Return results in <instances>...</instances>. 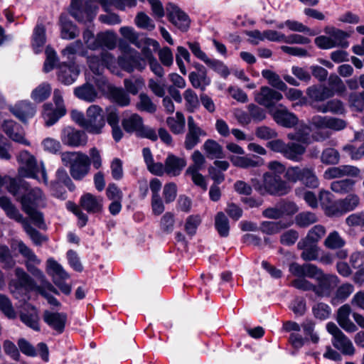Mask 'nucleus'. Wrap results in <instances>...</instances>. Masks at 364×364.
<instances>
[{
	"instance_id": "obj_1",
	"label": "nucleus",
	"mask_w": 364,
	"mask_h": 364,
	"mask_svg": "<svg viewBox=\"0 0 364 364\" xmlns=\"http://www.w3.org/2000/svg\"><path fill=\"white\" fill-rule=\"evenodd\" d=\"M9 180L7 190L21 203L22 210L36 226L42 230L46 229L43 214L37 210L38 208L46 206V197L43 191L38 187L31 188L29 183L20 178H10Z\"/></svg>"
},
{
	"instance_id": "obj_2",
	"label": "nucleus",
	"mask_w": 364,
	"mask_h": 364,
	"mask_svg": "<svg viewBox=\"0 0 364 364\" xmlns=\"http://www.w3.org/2000/svg\"><path fill=\"white\" fill-rule=\"evenodd\" d=\"M252 184L255 191L261 195L282 196L288 194L291 187L287 181L283 180L281 176L273 174L272 172H265L262 176V181L252 179Z\"/></svg>"
},
{
	"instance_id": "obj_3",
	"label": "nucleus",
	"mask_w": 364,
	"mask_h": 364,
	"mask_svg": "<svg viewBox=\"0 0 364 364\" xmlns=\"http://www.w3.org/2000/svg\"><path fill=\"white\" fill-rule=\"evenodd\" d=\"M63 164L69 168L70 176L82 181L90 171L89 156L81 151H65L60 155Z\"/></svg>"
},
{
	"instance_id": "obj_4",
	"label": "nucleus",
	"mask_w": 364,
	"mask_h": 364,
	"mask_svg": "<svg viewBox=\"0 0 364 364\" xmlns=\"http://www.w3.org/2000/svg\"><path fill=\"white\" fill-rule=\"evenodd\" d=\"M0 207L4 210L6 216L23 225V230L36 245H41L47 240L39 231L33 228L28 220L20 213L18 209L12 203L9 198L0 197Z\"/></svg>"
},
{
	"instance_id": "obj_5",
	"label": "nucleus",
	"mask_w": 364,
	"mask_h": 364,
	"mask_svg": "<svg viewBox=\"0 0 364 364\" xmlns=\"http://www.w3.org/2000/svg\"><path fill=\"white\" fill-rule=\"evenodd\" d=\"M16 279H11L9 284L11 293L16 299H21L26 293L33 290L36 287L34 280L21 267L15 269Z\"/></svg>"
},
{
	"instance_id": "obj_6",
	"label": "nucleus",
	"mask_w": 364,
	"mask_h": 364,
	"mask_svg": "<svg viewBox=\"0 0 364 364\" xmlns=\"http://www.w3.org/2000/svg\"><path fill=\"white\" fill-rule=\"evenodd\" d=\"M97 6L92 1L73 0L70 14L79 23L92 21L97 14Z\"/></svg>"
},
{
	"instance_id": "obj_7",
	"label": "nucleus",
	"mask_w": 364,
	"mask_h": 364,
	"mask_svg": "<svg viewBox=\"0 0 364 364\" xmlns=\"http://www.w3.org/2000/svg\"><path fill=\"white\" fill-rule=\"evenodd\" d=\"M105 127L103 109L98 105H92L86 111V121L84 129L92 134H100Z\"/></svg>"
},
{
	"instance_id": "obj_8",
	"label": "nucleus",
	"mask_w": 364,
	"mask_h": 364,
	"mask_svg": "<svg viewBox=\"0 0 364 364\" xmlns=\"http://www.w3.org/2000/svg\"><path fill=\"white\" fill-rule=\"evenodd\" d=\"M17 161L19 164L18 174L21 178H33L39 181L38 177L39 166L34 156L28 151H22L17 156Z\"/></svg>"
},
{
	"instance_id": "obj_9",
	"label": "nucleus",
	"mask_w": 364,
	"mask_h": 364,
	"mask_svg": "<svg viewBox=\"0 0 364 364\" xmlns=\"http://www.w3.org/2000/svg\"><path fill=\"white\" fill-rule=\"evenodd\" d=\"M48 273L52 277L54 284L60 291L69 295L71 292V286L65 282L69 279V274L63 267L55 259L50 258L47 260Z\"/></svg>"
},
{
	"instance_id": "obj_10",
	"label": "nucleus",
	"mask_w": 364,
	"mask_h": 364,
	"mask_svg": "<svg viewBox=\"0 0 364 364\" xmlns=\"http://www.w3.org/2000/svg\"><path fill=\"white\" fill-rule=\"evenodd\" d=\"M318 198L326 216L339 218L345 215L340 199L333 200V195L330 191H320Z\"/></svg>"
},
{
	"instance_id": "obj_11",
	"label": "nucleus",
	"mask_w": 364,
	"mask_h": 364,
	"mask_svg": "<svg viewBox=\"0 0 364 364\" xmlns=\"http://www.w3.org/2000/svg\"><path fill=\"white\" fill-rule=\"evenodd\" d=\"M118 64L128 73H132L134 70L142 71L146 66L145 60L136 50L126 53L119 56Z\"/></svg>"
},
{
	"instance_id": "obj_12",
	"label": "nucleus",
	"mask_w": 364,
	"mask_h": 364,
	"mask_svg": "<svg viewBox=\"0 0 364 364\" xmlns=\"http://www.w3.org/2000/svg\"><path fill=\"white\" fill-rule=\"evenodd\" d=\"M60 139L63 144L70 147L83 146L87 142L86 133L72 127H66L62 130Z\"/></svg>"
},
{
	"instance_id": "obj_13",
	"label": "nucleus",
	"mask_w": 364,
	"mask_h": 364,
	"mask_svg": "<svg viewBox=\"0 0 364 364\" xmlns=\"http://www.w3.org/2000/svg\"><path fill=\"white\" fill-rule=\"evenodd\" d=\"M283 99L279 92L267 86H262L259 90L255 92V100L259 105L271 108Z\"/></svg>"
},
{
	"instance_id": "obj_14",
	"label": "nucleus",
	"mask_w": 364,
	"mask_h": 364,
	"mask_svg": "<svg viewBox=\"0 0 364 364\" xmlns=\"http://www.w3.org/2000/svg\"><path fill=\"white\" fill-rule=\"evenodd\" d=\"M166 11L168 20L179 30L186 31L190 26L188 16L181 11L177 6L168 3L166 6Z\"/></svg>"
},
{
	"instance_id": "obj_15",
	"label": "nucleus",
	"mask_w": 364,
	"mask_h": 364,
	"mask_svg": "<svg viewBox=\"0 0 364 364\" xmlns=\"http://www.w3.org/2000/svg\"><path fill=\"white\" fill-rule=\"evenodd\" d=\"M2 130L12 141L29 146L30 142L25 138V133L22 127L12 119H6L3 122Z\"/></svg>"
},
{
	"instance_id": "obj_16",
	"label": "nucleus",
	"mask_w": 364,
	"mask_h": 364,
	"mask_svg": "<svg viewBox=\"0 0 364 364\" xmlns=\"http://www.w3.org/2000/svg\"><path fill=\"white\" fill-rule=\"evenodd\" d=\"M205 136H206V132L195 122L192 116H189L188 117V132L184 141L185 148L187 150L193 149L200 142V137Z\"/></svg>"
},
{
	"instance_id": "obj_17",
	"label": "nucleus",
	"mask_w": 364,
	"mask_h": 364,
	"mask_svg": "<svg viewBox=\"0 0 364 364\" xmlns=\"http://www.w3.org/2000/svg\"><path fill=\"white\" fill-rule=\"evenodd\" d=\"M360 170L354 166L342 165L327 168L323 173V178L326 180L340 178L344 176L357 177Z\"/></svg>"
},
{
	"instance_id": "obj_18",
	"label": "nucleus",
	"mask_w": 364,
	"mask_h": 364,
	"mask_svg": "<svg viewBox=\"0 0 364 364\" xmlns=\"http://www.w3.org/2000/svg\"><path fill=\"white\" fill-rule=\"evenodd\" d=\"M80 205L90 214H99L103 210V198L87 193L80 197Z\"/></svg>"
},
{
	"instance_id": "obj_19",
	"label": "nucleus",
	"mask_w": 364,
	"mask_h": 364,
	"mask_svg": "<svg viewBox=\"0 0 364 364\" xmlns=\"http://www.w3.org/2000/svg\"><path fill=\"white\" fill-rule=\"evenodd\" d=\"M9 111L20 121L25 123L36 114L35 106L28 100H21L14 106H10Z\"/></svg>"
},
{
	"instance_id": "obj_20",
	"label": "nucleus",
	"mask_w": 364,
	"mask_h": 364,
	"mask_svg": "<svg viewBox=\"0 0 364 364\" xmlns=\"http://www.w3.org/2000/svg\"><path fill=\"white\" fill-rule=\"evenodd\" d=\"M55 181L51 182V189L53 192V195L57 198H65V191H58V184L63 183L68 188L70 191H74L75 186L73 183L72 179L69 176L68 172L63 168H58L55 172Z\"/></svg>"
},
{
	"instance_id": "obj_21",
	"label": "nucleus",
	"mask_w": 364,
	"mask_h": 364,
	"mask_svg": "<svg viewBox=\"0 0 364 364\" xmlns=\"http://www.w3.org/2000/svg\"><path fill=\"white\" fill-rule=\"evenodd\" d=\"M306 93L310 100L311 107L312 105H318V102H323L334 96V92L331 89L321 85H314L309 87Z\"/></svg>"
},
{
	"instance_id": "obj_22",
	"label": "nucleus",
	"mask_w": 364,
	"mask_h": 364,
	"mask_svg": "<svg viewBox=\"0 0 364 364\" xmlns=\"http://www.w3.org/2000/svg\"><path fill=\"white\" fill-rule=\"evenodd\" d=\"M338 279L335 275L321 276L318 279V284L315 286V294L321 297L329 296L337 287Z\"/></svg>"
},
{
	"instance_id": "obj_23",
	"label": "nucleus",
	"mask_w": 364,
	"mask_h": 364,
	"mask_svg": "<svg viewBox=\"0 0 364 364\" xmlns=\"http://www.w3.org/2000/svg\"><path fill=\"white\" fill-rule=\"evenodd\" d=\"M80 70L77 65L62 63L58 67V79L65 85L73 84L77 78Z\"/></svg>"
},
{
	"instance_id": "obj_24",
	"label": "nucleus",
	"mask_w": 364,
	"mask_h": 364,
	"mask_svg": "<svg viewBox=\"0 0 364 364\" xmlns=\"http://www.w3.org/2000/svg\"><path fill=\"white\" fill-rule=\"evenodd\" d=\"M272 117L276 123L286 128H291L298 123L295 114L289 112L286 107L277 108L272 112Z\"/></svg>"
},
{
	"instance_id": "obj_25",
	"label": "nucleus",
	"mask_w": 364,
	"mask_h": 364,
	"mask_svg": "<svg viewBox=\"0 0 364 364\" xmlns=\"http://www.w3.org/2000/svg\"><path fill=\"white\" fill-rule=\"evenodd\" d=\"M44 321L58 334L65 329L67 316L65 314L46 311L43 314Z\"/></svg>"
},
{
	"instance_id": "obj_26",
	"label": "nucleus",
	"mask_w": 364,
	"mask_h": 364,
	"mask_svg": "<svg viewBox=\"0 0 364 364\" xmlns=\"http://www.w3.org/2000/svg\"><path fill=\"white\" fill-rule=\"evenodd\" d=\"M66 114L65 108H53L50 103L43 105V110L42 112L43 118L46 126L50 127L55 124L60 118Z\"/></svg>"
},
{
	"instance_id": "obj_27",
	"label": "nucleus",
	"mask_w": 364,
	"mask_h": 364,
	"mask_svg": "<svg viewBox=\"0 0 364 364\" xmlns=\"http://www.w3.org/2000/svg\"><path fill=\"white\" fill-rule=\"evenodd\" d=\"M166 173L171 176H177L186 165V161L173 154H168L165 162Z\"/></svg>"
},
{
	"instance_id": "obj_28",
	"label": "nucleus",
	"mask_w": 364,
	"mask_h": 364,
	"mask_svg": "<svg viewBox=\"0 0 364 364\" xmlns=\"http://www.w3.org/2000/svg\"><path fill=\"white\" fill-rule=\"evenodd\" d=\"M350 313V306L348 304L343 305L338 310L337 321L346 331L353 333L357 331V327L349 318Z\"/></svg>"
},
{
	"instance_id": "obj_29",
	"label": "nucleus",
	"mask_w": 364,
	"mask_h": 364,
	"mask_svg": "<svg viewBox=\"0 0 364 364\" xmlns=\"http://www.w3.org/2000/svg\"><path fill=\"white\" fill-rule=\"evenodd\" d=\"M297 248L302 250L301 257L304 261L316 260L318 256V247L316 243L301 239L297 243Z\"/></svg>"
},
{
	"instance_id": "obj_30",
	"label": "nucleus",
	"mask_w": 364,
	"mask_h": 364,
	"mask_svg": "<svg viewBox=\"0 0 364 364\" xmlns=\"http://www.w3.org/2000/svg\"><path fill=\"white\" fill-rule=\"evenodd\" d=\"M115 45L116 38L113 33L102 32L97 33L93 43L89 46V49L97 50L102 46H105L109 49H112L115 47Z\"/></svg>"
},
{
	"instance_id": "obj_31",
	"label": "nucleus",
	"mask_w": 364,
	"mask_h": 364,
	"mask_svg": "<svg viewBox=\"0 0 364 364\" xmlns=\"http://www.w3.org/2000/svg\"><path fill=\"white\" fill-rule=\"evenodd\" d=\"M229 159L234 166L242 168H255L259 166L262 164V159L255 155L245 156H231Z\"/></svg>"
},
{
	"instance_id": "obj_32",
	"label": "nucleus",
	"mask_w": 364,
	"mask_h": 364,
	"mask_svg": "<svg viewBox=\"0 0 364 364\" xmlns=\"http://www.w3.org/2000/svg\"><path fill=\"white\" fill-rule=\"evenodd\" d=\"M312 107L321 113L331 112L334 114H343L345 112L343 103L337 99L331 100L323 105H312Z\"/></svg>"
},
{
	"instance_id": "obj_33",
	"label": "nucleus",
	"mask_w": 364,
	"mask_h": 364,
	"mask_svg": "<svg viewBox=\"0 0 364 364\" xmlns=\"http://www.w3.org/2000/svg\"><path fill=\"white\" fill-rule=\"evenodd\" d=\"M306 151V147L296 142H289L286 144L283 156L293 161H300Z\"/></svg>"
},
{
	"instance_id": "obj_34",
	"label": "nucleus",
	"mask_w": 364,
	"mask_h": 364,
	"mask_svg": "<svg viewBox=\"0 0 364 364\" xmlns=\"http://www.w3.org/2000/svg\"><path fill=\"white\" fill-rule=\"evenodd\" d=\"M60 23L61 26L62 38L71 40L78 36L79 30L77 26L67 18L66 15H60Z\"/></svg>"
},
{
	"instance_id": "obj_35",
	"label": "nucleus",
	"mask_w": 364,
	"mask_h": 364,
	"mask_svg": "<svg viewBox=\"0 0 364 364\" xmlns=\"http://www.w3.org/2000/svg\"><path fill=\"white\" fill-rule=\"evenodd\" d=\"M355 181L351 178H344L333 181L331 183V190L339 195L350 193L355 188Z\"/></svg>"
},
{
	"instance_id": "obj_36",
	"label": "nucleus",
	"mask_w": 364,
	"mask_h": 364,
	"mask_svg": "<svg viewBox=\"0 0 364 364\" xmlns=\"http://www.w3.org/2000/svg\"><path fill=\"white\" fill-rule=\"evenodd\" d=\"M124 129L128 133H139L143 124V119L138 114H132L130 116L123 119L122 122Z\"/></svg>"
},
{
	"instance_id": "obj_37",
	"label": "nucleus",
	"mask_w": 364,
	"mask_h": 364,
	"mask_svg": "<svg viewBox=\"0 0 364 364\" xmlns=\"http://www.w3.org/2000/svg\"><path fill=\"white\" fill-rule=\"evenodd\" d=\"M46 28L42 23H38L33 29L32 47L36 53H39L46 43Z\"/></svg>"
},
{
	"instance_id": "obj_38",
	"label": "nucleus",
	"mask_w": 364,
	"mask_h": 364,
	"mask_svg": "<svg viewBox=\"0 0 364 364\" xmlns=\"http://www.w3.org/2000/svg\"><path fill=\"white\" fill-rule=\"evenodd\" d=\"M189 81L191 85L196 89H200L204 92L206 87L210 85L211 80L208 76L207 72L196 73L191 72L188 75Z\"/></svg>"
},
{
	"instance_id": "obj_39",
	"label": "nucleus",
	"mask_w": 364,
	"mask_h": 364,
	"mask_svg": "<svg viewBox=\"0 0 364 364\" xmlns=\"http://www.w3.org/2000/svg\"><path fill=\"white\" fill-rule=\"evenodd\" d=\"M325 32L332 38V41L335 45V47H341L346 48L348 47V42L347 38L349 37V34L346 32L336 28H326Z\"/></svg>"
},
{
	"instance_id": "obj_40",
	"label": "nucleus",
	"mask_w": 364,
	"mask_h": 364,
	"mask_svg": "<svg viewBox=\"0 0 364 364\" xmlns=\"http://www.w3.org/2000/svg\"><path fill=\"white\" fill-rule=\"evenodd\" d=\"M332 343L336 348L341 350L343 354L353 355L355 352L352 342L343 332L333 338Z\"/></svg>"
},
{
	"instance_id": "obj_41",
	"label": "nucleus",
	"mask_w": 364,
	"mask_h": 364,
	"mask_svg": "<svg viewBox=\"0 0 364 364\" xmlns=\"http://www.w3.org/2000/svg\"><path fill=\"white\" fill-rule=\"evenodd\" d=\"M166 124L170 130L175 134L183 133L186 126L184 115L181 112L176 113V117H168L166 119Z\"/></svg>"
},
{
	"instance_id": "obj_42",
	"label": "nucleus",
	"mask_w": 364,
	"mask_h": 364,
	"mask_svg": "<svg viewBox=\"0 0 364 364\" xmlns=\"http://www.w3.org/2000/svg\"><path fill=\"white\" fill-rule=\"evenodd\" d=\"M74 94L77 98L89 102L95 101L97 95L93 85L88 83L75 87Z\"/></svg>"
},
{
	"instance_id": "obj_43",
	"label": "nucleus",
	"mask_w": 364,
	"mask_h": 364,
	"mask_svg": "<svg viewBox=\"0 0 364 364\" xmlns=\"http://www.w3.org/2000/svg\"><path fill=\"white\" fill-rule=\"evenodd\" d=\"M291 225V223L283 221H264L261 223L259 230L267 235H274L279 232L282 230L286 229Z\"/></svg>"
},
{
	"instance_id": "obj_44",
	"label": "nucleus",
	"mask_w": 364,
	"mask_h": 364,
	"mask_svg": "<svg viewBox=\"0 0 364 364\" xmlns=\"http://www.w3.org/2000/svg\"><path fill=\"white\" fill-rule=\"evenodd\" d=\"M51 90V86L48 82H42L32 91L31 97L36 102H42L50 97Z\"/></svg>"
},
{
	"instance_id": "obj_45",
	"label": "nucleus",
	"mask_w": 364,
	"mask_h": 364,
	"mask_svg": "<svg viewBox=\"0 0 364 364\" xmlns=\"http://www.w3.org/2000/svg\"><path fill=\"white\" fill-rule=\"evenodd\" d=\"M203 148L209 159H221L224 156L222 146L213 139L206 140Z\"/></svg>"
},
{
	"instance_id": "obj_46",
	"label": "nucleus",
	"mask_w": 364,
	"mask_h": 364,
	"mask_svg": "<svg viewBox=\"0 0 364 364\" xmlns=\"http://www.w3.org/2000/svg\"><path fill=\"white\" fill-rule=\"evenodd\" d=\"M136 108L140 112L154 114L157 109V106L147 94L140 93L139 101L136 104Z\"/></svg>"
},
{
	"instance_id": "obj_47",
	"label": "nucleus",
	"mask_w": 364,
	"mask_h": 364,
	"mask_svg": "<svg viewBox=\"0 0 364 364\" xmlns=\"http://www.w3.org/2000/svg\"><path fill=\"white\" fill-rule=\"evenodd\" d=\"M300 182L311 188H316L319 186V180L311 168H302Z\"/></svg>"
},
{
	"instance_id": "obj_48",
	"label": "nucleus",
	"mask_w": 364,
	"mask_h": 364,
	"mask_svg": "<svg viewBox=\"0 0 364 364\" xmlns=\"http://www.w3.org/2000/svg\"><path fill=\"white\" fill-rule=\"evenodd\" d=\"M215 228L220 237H226L229 235V220L223 212H219L215 215Z\"/></svg>"
},
{
	"instance_id": "obj_49",
	"label": "nucleus",
	"mask_w": 364,
	"mask_h": 364,
	"mask_svg": "<svg viewBox=\"0 0 364 364\" xmlns=\"http://www.w3.org/2000/svg\"><path fill=\"white\" fill-rule=\"evenodd\" d=\"M262 76L266 79L268 83L273 87L281 91L287 90V86L286 83L281 80L279 75L275 72L270 70H263L262 71Z\"/></svg>"
},
{
	"instance_id": "obj_50",
	"label": "nucleus",
	"mask_w": 364,
	"mask_h": 364,
	"mask_svg": "<svg viewBox=\"0 0 364 364\" xmlns=\"http://www.w3.org/2000/svg\"><path fill=\"white\" fill-rule=\"evenodd\" d=\"M317 221L316 215L310 211L301 212L294 218V223L299 228H307Z\"/></svg>"
},
{
	"instance_id": "obj_51",
	"label": "nucleus",
	"mask_w": 364,
	"mask_h": 364,
	"mask_svg": "<svg viewBox=\"0 0 364 364\" xmlns=\"http://www.w3.org/2000/svg\"><path fill=\"white\" fill-rule=\"evenodd\" d=\"M345 214L355 210L360 204V198L356 193H349L345 198H340Z\"/></svg>"
},
{
	"instance_id": "obj_52",
	"label": "nucleus",
	"mask_w": 364,
	"mask_h": 364,
	"mask_svg": "<svg viewBox=\"0 0 364 364\" xmlns=\"http://www.w3.org/2000/svg\"><path fill=\"white\" fill-rule=\"evenodd\" d=\"M323 244L328 249L336 250L342 248L346 245V241L338 232L334 230L328 234Z\"/></svg>"
},
{
	"instance_id": "obj_53",
	"label": "nucleus",
	"mask_w": 364,
	"mask_h": 364,
	"mask_svg": "<svg viewBox=\"0 0 364 364\" xmlns=\"http://www.w3.org/2000/svg\"><path fill=\"white\" fill-rule=\"evenodd\" d=\"M16 262L11 255L8 246L0 244V265L4 269H11L14 267Z\"/></svg>"
},
{
	"instance_id": "obj_54",
	"label": "nucleus",
	"mask_w": 364,
	"mask_h": 364,
	"mask_svg": "<svg viewBox=\"0 0 364 364\" xmlns=\"http://www.w3.org/2000/svg\"><path fill=\"white\" fill-rule=\"evenodd\" d=\"M354 291L352 284L346 283L343 284L338 288L335 296L331 299V303L334 305L345 301Z\"/></svg>"
},
{
	"instance_id": "obj_55",
	"label": "nucleus",
	"mask_w": 364,
	"mask_h": 364,
	"mask_svg": "<svg viewBox=\"0 0 364 364\" xmlns=\"http://www.w3.org/2000/svg\"><path fill=\"white\" fill-rule=\"evenodd\" d=\"M186 102V109L188 112H194L199 107V100L197 94L191 89H187L183 92Z\"/></svg>"
},
{
	"instance_id": "obj_56",
	"label": "nucleus",
	"mask_w": 364,
	"mask_h": 364,
	"mask_svg": "<svg viewBox=\"0 0 364 364\" xmlns=\"http://www.w3.org/2000/svg\"><path fill=\"white\" fill-rule=\"evenodd\" d=\"M348 104L350 107L358 112L364 109V90L361 92H352L348 97Z\"/></svg>"
},
{
	"instance_id": "obj_57",
	"label": "nucleus",
	"mask_w": 364,
	"mask_h": 364,
	"mask_svg": "<svg viewBox=\"0 0 364 364\" xmlns=\"http://www.w3.org/2000/svg\"><path fill=\"white\" fill-rule=\"evenodd\" d=\"M205 64L223 78H227L230 73L228 68L219 60L209 58Z\"/></svg>"
},
{
	"instance_id": "obj_58",
	"label": "nucleus",
	"mask_w": 364,
	"mask_h": 364,
	"mask_svg": "<svg viewBox=\"0 0 364 364\" xmlns=\"http://www.w3.org/2000/svg\"><path fill=\"white\" fill-rule=\"evenodd\" d=\"M247 110L250 117H251V122H259L263 121L267 117L266 111L255 104L251 103L248 105Z\"/></svg>"
},
{
	"instance_id": "obj_59",
	"label": "nucleus",
	"mask_w": 364,
	"mask_h": 364,
	"mask_svg": "<svg viewBox=\"0 0 364 364\" xmlns=\"http://www.w3.org/2000/svg\"><path fill=\"white\" fill-rule=\"evenodd\" d=\"M112 100L120 106H127L130 103V98L124 90L120 88H112L110 90Z\"/></svg>"
},
{
	"instance_id": "obj_60",
	"label": "nucleus",
	"mask_w": 364,
	"mask_h": 364,
	"mask_svg": "<svg viewBox=\"0 0 364 364\" xmlns=\"http://www.w3.org/2000/svg\"><path fill=\"white\" fill-rule=\"evenodd\" d=\"M325 234L326 228L324 226L321 225H316L309 230L306 236L304 239L317 244Z\"/></svg>"
},
{
	"instance_id": "obj_61",
	"label": "nucleus",
	"mask_w": 364,
	"mask_h": 364,
	"mask_svg": "<svg viewBox=\"0 0 364 364\" xmlns=\"http://www.w3.org/2000/svg\"><path fill=\"white\" fill-rule=\"evenodd\" d=\"M343 151L353 160H358L364 156V142L358 147L353 144H346Z\"/></svg>"
},
{
	"instance_id": "obj_62",
	"label": "nucleus",
	"mask_w": 364,
	"mask_h": 364,
	"mask_svg": "<svg viewBox=\"0 0 364 364\" xmlns=\"http://www.w3.org/2000/svg\"><path fill=\"white\" fill-rule=\"evenodd\" d=\"M328 88L335 94L342 95L346 90V85L341 79L336 75H331L328 77Z\"/></svg>"
},
{
	"instance_id": "obj_63",
	"label": "nucleus",
	"mask_w": 364,
	"mask_h": 364,
	"mask_svg": "<svg viewBox=\"0 0 364 364\" xmlns=\"http://www.w3.org/2000/svg\"><path fill=\"white\" fill-rule=\"evenodd\" d=\"M175 219L173 213L166 212L161 218L160 228L161 230L166 233H171L174 227Z\"/></svg>"
},
{
	"instance_id": "obj_64",
	"label": "nucleus",
	"mask_w": 364,
	"mask_h": 364,
	"mask_svg": "<svg viewBox=\"0 0 364 364\" xmlns=\"http://www.w3.org/2000/svg\"><path fill=\"white\" fill-rule=\"evenodd\" d=\"M321 161L326 164H336L339 161L340 155L337 150L328 148L322 152Z\"/></svg>"
}]
</instances>
